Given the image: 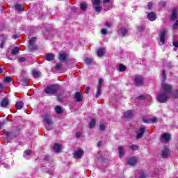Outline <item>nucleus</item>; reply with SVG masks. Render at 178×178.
Here are the masks:
<instances>
[{"label":"nucleus","mask_w":178,"mask_h":178,"mask_svg":"<svg viewBox=\"0 0 178 178\" xmlns=\"http://www.w3.org/2000/svg\"><path fill=\"white\" fill-rule=\"evenodd\" d=\"M58 90H59V85H51L45 89V92L52 95L54 94H56L58 92Z\"/></svg>","instance_id":"nucleus-1"},{"label":"nucleus","mask_w":178,"mask_h":178,"mask_svg":"<svg viewBox=\"0 0 178 178\" xmlns=\"http://www.w3.org/2000/svg\"><path fill=\"white\" fill-rule=\"evenodd\" d=\"M156 99L159 102L163 104L166 102L168 99H169V95L165 93L164 92H161L157 95Z\"/></svg>","instance_id":"nucleus-2"},{"label":"nucleus","mask_w":178,"mask_h":178,"mask_svg":"<svg viewBox=\"0 0 178 178\" xmlns=\"http://www.w3.org/2000/svg\"><path fill=\"white\" fill-rule=\"evenodd\" d=\"M43 122L44 123H46L47 126V130H51V129H52V127L51 126H52V118H51V116L48 114H46L44 117H43Z\"/></svg>","instance_id":"nucleus-3"},{"label":"nucleus","mask_w":178,"mask_h":178,"mask_svg":"<svg viewBox=\"0 0 178 178\" xmlns=\"http://www.w3.org/2000/svg\"><path fill=\"white\" fill-rule=\"evenodd\" d=\"M161 87H162V88H163V90L164 91V93L167 94L168 95L173 90V87L172 86V85L168 84V83H165L163 82L161 83Z\"/></svg>","instance_id":"nucleus-4"},{"label":"nucleus","mask_w":178,"mask_h":178,"mask_svg":"<svg viewBox=\"0 0 178 178\" xmlns=\"http://www.w3.org/2000/svg\"><path fill=\"white\" fill-rule=\"evenodd\" d=\"M93 5V9L96 12H101L102 10V6H101V0H91Z\"/></svg>","instance_id":"nucleus-5"},{"label":"nucleus","mask_w":178,"mask_h":178,"mask_svg":"<svg viewBox=\"0 0 178 178\" xmlns=\"http://www.w3.org/2000/svg\"><path fill=\"white\" fill-rule=\"evenodd\" d=\"M102 86H104V79H99L97 84V93L95 96L96 98H98L101 96Z\"/></svg>","instance_id":"nucleus-6"},{"label":"nucleus","mask_w":178,"mask_h":178,"mask_svg":"<svg viewBox=\"0 0 178 178\" xmlns=\"http://www.w3.org/2000/svg\"><path fill=\"white\" fill-rule=\"evenodd\" d=\"M170 140V134L164 133L161 135V143H169Z\"/></svg>","instance_id":"nucleus-7"},{"label":"nucleus","mask_w":178,"mask_h":178,"mask_svg":"<svg viewBox=\"0 0 178 178\" xmlns=\"http://www.w3.org/2000/svg\"><path fill=\"white\" fill-rule=\"evenodd\" d=\"M83 155H84V151L81 149L76 150L74 152V157L75 158V159H79L81 158L83 156Z\"/></svg>","instance_id":"nucleus-8"},{"label":"nucleus","mask_w":178,"mask_h":178,"mask_svg":"<svg viewBox=\"0 0 178 178\" xmlns=\"http://www.w3.org/2000/svg\"><path fill=\"white\" fill-rule=\"evenodd\" d=\"M166 30H163L160 33V42H161V45L165 44V40H166Z\"/></svg>","instance_id":"nucleus-9"},{"label":"nucleus","mask_w":178,"mask_h":178,"mask_svg":"<svg viewBox=\"0 0 178 178\" xmlns=\"http://www.w3.org/2000/svg\"><path fill=\"white\" fill-rule=\"evenodd\" d=\"M135 83L136 86H143L144 84V79L143 76H136L135 77Z\"/></svg>","instance_id":"nucleus-10"},{"label":"nucleus","mask_w":178,"mask_h":178,"mask_svg":"<svg viewBox=\"0 0 178 178\" xmlns=\"http://www.w3.org/2000/svg\"><path fill=\"white\" fill-rule=\"evenodd\" d=\"M74 99L76 102H81L83 101V93L81 92H76L74 95Z\"/></svg>","instance_id":"nucleus-11"},{"label":"nucleus","mask_w":178,"mask_h":178,"mask_svg":"<svg viewBox=\"0 0 178 178\" xmlns=\"http://www.w3.org/2000/svg\"><path fill=\"white\" fill-rule=\"evenodd\" d=\"M147 19H149L150 22H154V20H156V14L154 12L149 13L147 14Z\"/></svg>","instance_id":"nucleus-12"},{"label":"nucleus","mask_w":178,"mask_h":178,"mask_svg":"<svg viewBox=\"0 0 178 178\" xmlns=\"http://www.w3.org/2000/svg\"><path fill=\"white\" fill-rule=\"evenodd\" d=\"M62 148V145L59 143H55L53 147V149L55 151V152H61Z\"/></svg>","instance_id":"nucleus-13"},{"label":"nucleus","mask_w":178,"mask_h":178,"mask_svg":"<svg viewBox=\"0 0 178 178\" xmlns=\"http://www.w3.org/2000/svg\"><path fill=\"white\" fill-rule=\"evenodd\" d=\"M59 60H65L67 59V54L65 51H60L58 56Z\"/></svg>","instance_id":"nucleus-14"},{"label":"nucleus","mask_w":178,"mask_h":178,"mask_svg":"<svg viewBox=\"0 0 178 178\" xmlns=\"http://www.w3.org/2000/svg\"><path fill=\"white\" fill-rule=\"evenodd\" d=\"M35 41H37V38L33 37L30 40H29V49L31 51H33V49H35L34 48H33V45H34V44H35Z\"/></svg>","instance_id":"nucleus-15"},{"label":"nucleus","mask_w":178,"mask_h":178,"mask_svg":"<svg viewBox=\"0 0 178 178\" xmlns=\"http://www.w3.org/2000/svg\"><path fill=\"white\" fill-rule=\"evenodd\" d=\"M144 133H145V128H140L136 135L137 140L141 138Z\"/></svg>","instance_id":"nucleus-16"},{"label":"nucleus","mask_w":178,"mask_h":178,"mask_svg":"<svg viewBox=\"0 0 178 178\" xmlns=\"http://www.w3.org/2000/svg\"><path fill=\"white\" fill-rule=\"evenodd\" d=\"M118 152H119L120 158H123V156H124V154L126 153V150L124 149V147H123V146H120L118 147Z\"/></svg>","instance_id":"nucleus-17"},{"label":"nucleus","mask_w":178,"mask_h":178,"mask_svg":"<svg viewBox=\"0 0 178 178\" xmlns=\"http://www.w3.org/2000/svg\"><path fill=\"white\" fill-rule=\"evenodd\" d=\"M9 105V99L4 98L1 102V106L2 108H6Z\"/></svg>","instance_id":"nucleus-18"},{"label":"nucleus","mask_w":178,"mask_h":178,"mask_svg":"<svg viewBox=\"0 0 178 178\" xmlns=\"http://www.w3.org/2000/svg\"><path fill=\"white\" fill-rule=\"evenodd\" d=\"M127 162L129 165H130L131 166H133V165H136L137 163V158L136 157L129 158Z\"/></svg>","instance_id":"nucleus-19"},{"label":"nucleus","mask_w":178,"mask_h":178,"mask_svg":"<svg viewBox=\"0 0 178 178\" xmlns=\"http://www.w3.org/2000/svg\"><path fill=\"white\" fill-rule=\"evenodd\" d=\"M161 156L163 158H168V156H169V149L168 148H164L162 151H161Z\"/></svg>","instance_id":"nucleus-20"},{"label":"nucleus","mask_w":178,"mask_h":178,"mask_svg":"<svg viewBox=\"0 0 178 178\" xmlns=\"http://www.w3.org/2000/svg\"><path fill=\"white\" fill-rule=\"evenodd\" d=\"M97 55L99 58H101V56H104V55H105V49L101 48V49H97Z\"/></svg>","instance_id":"nucleus-21"},{"label":"nucleus","mask_w":178,"mask_h":178,"mask_svg":"<svg viewBox=\"0 0 178 178\" xmlns=\"http://www.w3.org/2000/svg\"><path fill=\"white\" fill-rule=\"evenodd\" d=\"M133 117V112H131V111H127L124 113V118L125 119H130V118Z\"/></svg>","instance_id":"nucleus-22"},{"label":"nucleus","mask_w":178,"mask_h":178,"mask_svg":"<svg viewBox=\"0 0 178 178\" xmlns=\"http://www.w3.org/2000/svg\"><path fill=\"white\" fill-rule=\"evenodd\" d=\"M45 58L46 60L51 62V60H54V59H55V55H54V54H49L46 55Z\"/></svg>","instance_id":"nucleus-23"},{"label":"nucleus","mask_w":178,"mask_h":178,"mask_svg":"<svg viewBox=\"0 0 178 178\" xmlns=\"http://www.w3.org/2000/svg\"><path fill=\"white\" fill-rule=\"evenodd\" d=\"M177 10L174 9L172 10V13L171 15V20H176V19H177Z\"/></svg>","instance_id":"nucleus-24"},{"label":"nucleus","mask_w":178,"mask_h":178,"mask_svg":"<svg viewBox=\"0 0 178 178\" xmlns=\"http://www.w3.org/2000/svg\"><path fill=\"white\" fill-rule=\"evenodd\" d=\"M24 105V103H23V102L18 101L16 102L15 106L17 109H22Z\"/></svg>","instance_id":"nucleus-25"},{"label":"nucleus","mask_w":178,"mask_h":178,"mask_svg":"<svg viewBox=\"0 0 178 178\" xmlns=\"http://www.w3.org/2000/svg\"><path fill=\"white\" fill-rule=\"evenodd\" d=\"M128 33H129V30H127V29L126 28L121 29L120 35H122V37H124V35H127Z\"/></svg>","instance_id":"nucleus-26"},{"label":"nucleus","mask_w":178,"mask_h":178,"mask_svg":"<svg viewBox=\"0 0 178 178\" xmlns=\"http://www.w3.org/2000/svg\"><path fill=\"white\" fill-rule=\"evenodd\" d=\"M32 73L35 79H37L38 77H40V76H41V72H40V71H37V70H33Z\"/></svg>","instance_id":"nucleus-27"},{"label":"nucleus","mask_w":178,"mask_h":178,"mask_svg":"<svg viewBox=\"0 0 178 178\" xmlns=\"http://www.w3.org/2000/svg\"><path fill=\"white\" fill-rule=\"evenodd\" d=\"M88 5L86 3V2H82L80 4V8L81 10H87Z\"/></svg>","instance_id":"nucleus-28"},{"label":"nucleus","mask_w":178,"mask_h":178,"mask_svg":"<svg viewBox=\"0 0 178 178\" xmlns=\"http://www.w3.org/2000/svg\"><path fill=\"white\" fill-rule=\"evenodd\" d=\"M149 99V101H151V99H152V98L151 97V96L149 95H146V96H144V95H140L139 97H138V99Z\"/></svg>","instance_id":"nucleus-29"},{"label":"nucleus","mask_w":178,"mask_h":178,"mask_svg":"<svg viewBox=\"0 0 178 178\" xmlns=\"http://www.w3.org/2000/svg\"><path fill=\"white\" fill-rule=\"evenodd\" d=\"M15 10H17L18 12H23L24 10L23 6L22 5L17 4L15 6Z\"/></svg>","instance_id":"nucleus-30"},{"label":"nucleus","mask_w":178,"mask_h":178,"mask_svg":"<svg viewBox=\"0 0 178 178\" xmlns=\"http://www.w3.org/2000/svg\"><path fill=\"white\" fill-rule=\"evenodd\" d=\"M19 49L17 47H15L13 49L11 54L12 55H17V54H19Z\"/></svg>","instance_id":"nucleus-31"},{"label":"nucleus","mask_w":178,"mask_h":178,"mask_svg":"<svg viewBox=\"0 0 178 178\" xmlns=\"http://www.w3.org/2000/svg\"><path fill=\"white\" fill-rule=\"evenodd\" d=\"M4 81L5 83H13V79L10 76H5Z\"/></svg>","instance_id":"nucleus-32"},{"label":"nucleus","mask_w":178,"mask_h":178,"mask_svg":"<svg viewBox=\"0 0 178 178\" xmlns=\"http://www.w3.org/2000/svg\"><path fill=\"white\" fill-rule=\"evenodd\" d=\"M95 126V120L92 119L90 120L89 123V127L90 129H94Z\"/></svg>","instance_id":"nucleus-33"},{"label":"nucleus","mask_w":178,"mask_h":178,"mask_svg":"<svg viewBox=\"0 0 178 178\" xmlns=\"http://www.w3.org/2000/svg\"><path fill=\"white\" fill-rule=\"evenodd\" d=\"M55 111L56 112V113L60 114L62 113V107H60V106H57L55 108Z\"/></svg>","instance_id":"nucleus-34"},{"label":"nucleus","mask_w":178,"mask_h":178,"mask_svg":"<svg viewBox=\"0 0 178 178\" xmlns=\"http://www.w3.org/2000/svg\"><path fill=\"white\" fill-rule=\"evenodd\" d=\"M129 148H131V149H132L133 151H138V146L137 145H132L129 147Z\"/></svg>","instance_id":"nucleus-35"},{"label":"nucleus","mask_w":178,"mask_h":178,"mask_svg":"<svg viewBox=\"0 0 178 178\" xmlns=\"http://www.w3.org/2000/svg\"><path fill=\"white\" fill-rule=\"evenodd\" d=\"M172 98H178V91L175 90L174 92H172Z\"/></svg>","instance_id":"nucleus-36"},{"label":"nucleus","mask_w":178,"mask_h":178,"mask_svg":"<svg viewBox=\"0 0 178 178\" xmlns=\"http://www.w3.org/2000/svg\"><path fill=\"white\" fill-rule=\"evenodd\" d=\"M143 123H149L150 119L147 118V117H143Z\"/></svg>","instance_id":"nucleus-37"},{"label":"nucleus","mask_w":178,"mask_h":178,"mask_svg":"<svg viewBox=\"0 0 178 178\" xmlns=\"http://www.w3.org/2000/svg\"><path fill=\"white\" fill-rule=\"evenodd\" d=\"M106 128V126L104 124H100L99 127V130H101L102 131H104V130H105Z\"/></svg>","instance_id":"nucleus-38"},{"label":"nucleus","mask_w":178,"mask_h":178,"mask_svg":"<svg viewBox=\"0 0 178 178\" xmlns=\"http://www.w3.org/2000/svg\"><path fill=\"white\" fill-rule=\"evenodd\" d=\"M120 72H124V70H126V67L123 65H120L119 67Z\"/></svg>","instance_id":"nucleus-39"},{"label":"nucleus","mask_w":178,"mask_h":178,"mask_svg":"<svg viewBox=\"0 0 178 178\" xmlns=\"http://www.w3.org/2000/svg\"><path fill=\"white\" fill-rule=\"evenodd\" d=\"M150 122L152 123H156V122H158V118L156 117H154V118L150 119Z\"/></svg>","instance_id":"nucleus-40"},{"label":"nucleus","mask_w":178,"mask_h":178,"mask_svg":"<svg viewBox=\"0 0 178 178\" xmlns=\"http://www.w3.org/2000/svg\"><path fill=\"white\" fill-rule=\"evenodd\" d=\"M85 62L87 65H90V63H91V62H92V60L90 58H86Z\"/></svg>","instance_id":"nucleus-41"},{"label":"nucleus","mask_w":178,"mask_h":178,"mask_svg":"<svg viewBox=\"0 0 178 178\" xmlns=\"http://www.w3.org/2000/svg\"><path fill=\"white\" fill-rule=\"evenodd\" d=\"M178 27V20L174 24L172 29L173 30H176Z\"/></svg>","instance_id":"nucleus-42"},{"label":"nucleus","mask_w":178,"mask_h":178,"mask_svg":"<svg viewBox=\"0 0 178 178\" xmlns=\"http://www.w3.org/2000/svg\"><path fill=\"white\" fill-rule=\"evenodd\" d=\"M60 67H62V64H61V63H58V64L56 65V69L57 70H59V69H60Z\"/></svg>","instance_id":"nucleus-43"},{"label":"nucleus","mask_w":178,"mask_h":178,"mask_svg":"<svg viewBox=\"0 0 178 178\" xmlns=\"http://www.w3.org/2000/svg\"><path fill=\"white\" fill-rule=\"evenodd\" d=\"M162 79H163V81L164 80H166V74H165V71H163Z\"/></svg>","instance_id":"nucleus-44"},{"label":"nucleus","mask_w":178,"mask_h":178,"mask_svg":"<svg viewBox=\"0 0 178 178\" xmlns=\"http://www.w3.org/2000/svg\"><path fill=\"white\" fill-rule=\"evenodd\" d=\"M12 133L11 132H9V131H6L5 133V136H6V137H10Z\"/></svg>","instance_id":"nucleus-45"},{"label":"nucleus","mask_w":178,"mask_h":178,"mask_svg":"<svg viewBox=\"0 0 178 178\" xmlns=\"http://www.w3.org/2000/svg\"><path fill=\"white\" fill-rule=\"evenodd\" d=\"M26 58L24 57H20L19 58V62L23 63L25 62Z\"/></svg>","instance_id":"nucleus-46"},{"label":"nucleus","mask_w":178,"mask_h":178,"mask_svg":"<svg viewBox=\"0 0 178 178\" xmlns=\"http://www.w3.org/2000/svg\"><path fill=\"white\" fill-rule=\"evenodd\" d=\"M108 33V31L106 29H102V34L105 35Z\"/></svg>","instance_id":"nucleus-47"},{"label":"nucleus","mask_w":178,"mask_h":178,"mask_svg":"<svg viewBox=\"0 0 178 178\" xmlns=\"http://www.w3.org/2000/svg\"><path fill=\"white\" fill-rule=\"evenodd\" d=\"M25 154L26 155H30V154H31V150L30 149L26 150Z\"/></svg>","instance_id":"nucleus-48"},{"label":"nucleus","mask_w":178,"mask_h":178,"mask_svg":"<svg viewBox=\"0 0 178 178\" xmlns=\"http://www.w3.org/2000/svg\"><path fill=\"white\" fill-rule=\"evenodd\" d=\"M173 45H174V47H178V41H175L173 42Z\"/></svg>","instance_id":"nucleus-49"},{"label":"nucleus","mask_w":178,"mask_h":178,"mask_svg":"<svg viewBox=\"0 0 178 178\" xmlns=\"http://www.w3.org/2000/svg\"><path fill=\"white\" fill-rule=\"evenodd\" d=\"M88 92H90V87H87V88H86V91H85V93H86V94H88Z\"/></svg>","instance_id":"nucleus-50"},{"label":"nucleus","mask_w":178,"mask_h":178,"mask_svg":"<svg viewBox=\"0 0 178 178\" xmlns=\"http://www.w3.org/2000/svg\"><path fill=\"white\" fill-rule=\"evenodd\" d=\"M105 26H106V27H111V24L109 23V22H106V23H105Z\"/></svg>","instance_id":"nucleus-51"},{"label":"nucleus","mask_w":178,"mask_h":178,"mask_svg":"<svg viewBox=\"0 0 178 178\" xmlns=\"http://www.w3.org/2000/svg\"><path fill=\"white\" fill-rule=\"evenodd\" d=\"M138 30L139 31H143V30H144V27H143V26H138Z\"/></svg>","instance_id":"nucleus-52"},{"label":"nucleus","mask_w":178,"mask_h":178,"mask_svg":"<svg viewBox=\"0 0 178 178\" xmlns=\"http://www.w3.org/2000/svg\"><path fill=\"white\" fill-rule=\"evenodd\" d=\"M29 79H25L24 80V83H23V86H26L27 83H29Z\"/></svg>","instance_id":"nucleus-53"},{"label":"nucleus","mask_w":178,"mask_h":178,"mask_svg":"<svg viewBox=\"0 0 178 178\" xmlns=\"http://www.w3.org/2000/svg\"><path fill=\"white\" fill-rule=\"evenodd\" d=\"M102 145V141H99L97 143V147L99 148V147H101Z\"/></svg>","instance_id":"nucleus-54"},{"label":"nucleus","mask_w":178,"mask_h":178,"mask_svg":"<svg viewBox=\"0 0 178 178\" xmlns=\"http://www.w3.org/2000/svg\"><path fill=\"white\" fill-rule=\"evenodd\" d=\"M148 8L149 9H151V8H152V3H149Z\"/></svg>","instance_id":"nucleus-55"},{"label":"nucleus","mask_w":178,"mask_h":178,"mask_svg":"<svg viewBox=\"0 0 178 178\" xmlns=\"http://www.w3.org/2000/svg\"><path fill=\"white\" fill-rule=\"evenodd\" d=\"M80 136H81V133L77 132L76 134V137H80Z\"/></svg>","instance_id":"nucleus-56"},{"label":"nucleus","mask_w":178,"mask_h":178,"mask_svg":"<svg viewBox=\"0 0 178 178\" xmlns=\"http://www.w3.org/2000/svg\"><path fill=\"white\" fill-rule=\"evenodd\" d=\"M15 40H17V38H19V35H15L13 36Z\"/></svg>","instance_id":"nucleus-57"},{"label":"nucleus","mask_w":178,"mask_h":178,"mask_svg":"<svg viewBox=\"0 0 178 178\" xmlns=\"http://www.w3.org/2000/svg\"><path fill=\"white\" fill-rule=\"evenodd\" d=\"M104 3L111 2V0H103Z\"/></svg>","instance_id":"nucleus-58"},{"label":"nucleus","mask_w":178,"mask_h":178,"mask_svg":"<svg viewBox=\"0 0 178 178\" xmlns=\"http://www.w3.org/2000/svg\"><path fill=\"white\" fill-rule=\"evenodd\" d=\"M145 177H146V176H145V174H142V175H141V178H145Z\"/></svg>","instance_id":"nucleus-59"},{"label":"nucleus","mask_w":178,"mask_h":178,"mask_svg":"<svg viewBox=\"0 0 178 178\" xmlns=\"http://www.w3.org/2000/svg\"><path fill=\"white\" fill-rule=\"evenodd\" d=\"M3 70H2V68H0V74H1V73H3Z\"/></svg>","instance_id":"nucleus-60"}]
</instances>
